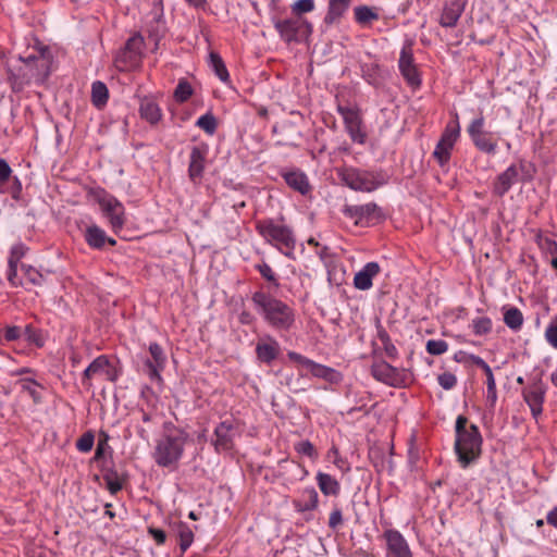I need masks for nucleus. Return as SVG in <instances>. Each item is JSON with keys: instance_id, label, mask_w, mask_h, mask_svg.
<instances>
[{"instance_id": "f257e3e1", "label": "nucleus", "mask_w": 557, "mask_h": 557, "mask_svg": "<svg viewBox=\"0 0 557 557\" xmlns=\"http://www.w3.org/2000/svg\"><path fill=\"white\" fill-rule=\"evenodd\" d=\"M251 301L264 322L276 331H290L296 323V312L283 300L262 290L255 292Z\"/></svg>"}, {"instance_id": "f03ea898", "label": "nucleus", "mask_w": 557, "mask_h": 557, "mask_svg": "<svg viewBox=\"0 0 557 557\" xmlns=\"http://www.w3.org/2000/svg\"><path fill=\"white\" fill-rule=\"evenodd\" d=\"M483 438L478 425L469 423L467 417L459 414L455 423L454 450L462 469L474 463L482 455Z\"/></svg>"}, {"instance_id": "7ed1b4c3", "label": "nucleus", "mask_w": 557, "mask_h": 557, "mask_svg": "<svg viewBox=\"0 0 557 557\" xmlns=\"http://www.w3.org/2000/svg\"><path fill=\"white\" fill-rule=\"evenodd\" d=\"M256 231L263 240L289 259H295L296 235L284 216L264 218L256 221Z\"/></svg>"}, {"instance_id": "20e7f679", "label": "nucleus", "mask_w": 557, "mask_h": 557, "mask_svg": "<svg viewBox=\"0 0 557 557\" xmlns=\"http://www.w3.org/2000/svg\"><path fill=\"white\" fill-rule=\"evenodd\" d=\"M188 437V433L181 429H173L162 435L157 441L152 453L156 463L162 468L176 469Z\"/></svg>"}, {"instance_id": "39448f33", "label": "nucleus", "mask_w": 557, "mask_h": 557, "mask_svg": "<svg viewBox=\"0 0 557 557\" xmlns=\"http://www.w3.org/2000/svg\"><path fill=\"white\" fill-rule=\"evenodd\" d=\"M338 176L347 187L362 193H372L387 183V176L381 171L344 168L338 172Z\"/></svg>"}, {"instance_id": "423d86ee", "label": "nucleus", "mask_w": 557, "mask_h": 557, "mask_svg": "<svg viewBox=\"0 0 557 557\" xmlns=\"http://www.w3.org/2000/svg\"><path fill=\"white\" fill-rule=\"evenodd\" d=\"M145 39L140 33H135L127 39L124 47L114 57V65L119 71L135 69L144 57Z\"/></svg>"}, {"instance_id": "0eeeda50", "label": "nucleus", "mask_w": 557, "mask_h": 557, "mask_svg": "<svg viewBox=\"0 0 557 557\" xmlns=\"http://www.w3.org/2000/svg\"><path fill=\"white\" fill-rule=\"evenodd\" d=\"M533 177L525 161L510 164L504 172L495 178L493 183V194L503 197L513 184L518 182H529Z\"/></svg>"}, {"instance_id": "6e6552de", "label": "nucleus", "mask_w": 557, "mask_h": 557, "mask_svg": "<svg viewBox=\"0 0 557 557\" xmlns=\"http://www.w3.org/2000/svg\"><path fill=\"white\" fill-rule=\"evenodd\" d=\"M96 200L100 206L102 214L108 219L112 231L119 234L126 223L123 203L103 189L97 191Z\"/></svg>"}, {"instance_id": "1a4fd4ad", "label": "nucleus", "mask_w": 557, "mask_h": 557, "mask_svg": "<svg viewBox=\"0 0 557 557\" xmlns=\"http://www.w3.org/2000/svg\"><path fill=\"white\" fill-rule=\"evenodd\" d=\"M467 133L478 150L487 154L496 153L497 138L492 132L485 131V119L482 114L470 122Z\"/></svg>"}, {"instance_id": "9d476101", "label": "nucleus", "mask_w": 557, "mask_h": 557, "mask_svg": "<svg viewBox=\"0 0 557 557\" xmlns=\"http://www.w3.org/2000/svg\"><path fill=\"white\" fill-rule=\"evenodd\" d=\"M119 371L111 363L106 355L98 356L83 372L82 385L87 389H91V380L96 376H103L107 381L115 382L119 379Z\"/></svg>"}, {"instance_id": "9b49d317", "label": "nucleus", "mask_w": 557, "mask_h": 557, "mask_svg": "<svg viewBox=\"0 0 557 557\" xmlns=\"http://www.w3.org/2000/svg\"><path fill=\"white\" fill-rule=\"evenodd\" d=\"M287 357L290 361L296 363L302 376L310 373L315 377L324 379L329 382H335L337 380L338 373L332 368L317 363L296 351H288Z\"/></svg>"}, {"instance_id": "f8f14e48", "label": "nucleus", "mask_w": 557, "mask_h": 557, "mask_svg": "<svg viewBox=\"0 0 557 557\" xmlns=\"http://www.w3.org/2000/svg\"><path fill=\"white\" fill-rule=\"evenodd\" d=\"M274 27L286 42L299 41L301 36H308L312 32L311 24L300 16L278 20Z\"/></svg>"}, {"instance_id": "ddd939ff", "label": "nucleus", "mask_w": 557, "mask_h": 557, "mask_svg": "<svg viewBox=\"0 0 557 557\" xmlns=\"http://www.w3.org/2000/svg\"><path fill=\"white\" fill-rule=\"evenodd\" d=\"M547 385L543 382L542 376H536L532 382L522 389L523 400L527 403L534 419H537L543 412Z\"/></svg>"}, {"instance_id": "4468645a", "label": "nucleus", "mask_w": 557, "mask_h": 557, "mask_svg": "<svg viewBox=\"0 0 557 557\" xmlns=\"http://www.w3.org/2000/svg\"><path fill=\"white\" fill-rule=\"evenodd\" d=\"M149 356L145 358L144 371L151 381L161 382V373L166 367L168 358L164 349L157 342H151L148 346Z\"/></svg>"}, {"instance_id": "2eb2a0df", "label": "nucleus", "mask_w": 557, "mask_h": 557, "mask_svg": "<svg viewBox=\"0 0 557 557\" xmlns=\"http://www.w3.org/2000/svg\"><path fill=\"white\" fill-rule=\"evenodd\" d=\"M343 214L355 220L356 225L367 226L382 218L381 208L374 202H368L360 206H345Z\"/></svg>"}, {"instance_id": "dca6fc26", "label": "nucleus", "mask_w": 557, "mask_h": 557, "mask_svg": "<svg viewBox=\"0 0 557 557\" xmlns=\"http://www.w3.org/2000/svg\"><path fill=\"white\" fill-rule=\"evenodd\" d=\"M371 372L375 380L394 387H401L409 380L406 370H399L384 361L373 364Z\"/></svg>"}, {"instance_id": "f3484780", "label": "nucleus", "mask_w": 557, "mask_h": 557, "mask_svg": "<svg viewBox=\"0 0 557 557\" xmlns=\"http://www.w3.org/2000/svg\"><path fill=\"white\" fill-rule=\"evenodd\" d=\"M337 111L344 120L345 129L350 139L360 145L364 144L367 134L362 128V119L358 110L350 107L339 106Z\"/></svg>"}, {"instance_id": "a211bd4d", "label": "nucleus", "mask_w": 557, "mask_h": 557, "mask_svg": "<svg viewBox=\"0 0 557 557\" xmlns=\"http://www.w3.org/2000/svg\"><path fill=\"white\" fill-rule=\"evenodd\" d=\"M386 544V557H413L409 543L396 529H387L383 533Z\"/></svg>"}, {"instance_id": "6ab92c4d", "label": "nucleus", "mask_w": 557, "mask_h": 557, "mask_svg": "<svg viewBox=\"0 0 557 557\" xmlns=\"http://www.w3.org/2000/svg\"><path fill=\"white\" fill-rule=\"evenodd\" d=\"M34 71L33 76L37 82H44L50 74L51 54L47 49L21 58Z\"/></svg>"}, {"instance_id": "aec40b11", "label": "nucleus", "mask_w": 557, "mask_h": 557, "mask_svg": "<svg viewBox=\"0 0 557 557\" xmlns=\"http://www.w3.org/2000/svg\"><path fill=\"white\" fill-rule=\"evenodd\" d=\"M209 147L206 144L194 146L189 156L188 176L193 183H198L203 175Z\"/></svg>"}, {"instance_id": "412c9836", "label": "nucleus", "mask_w": 557, "mask_h": 557, "mask_svg": "<svg viewBox=\"0 0 557 557\" xmlns=\"http://www.w3.org/2000/svg\"><path fill=\"white\" fill-rule=\"evenodd\" d=\"M213 445L218 451L231 450L234 445L235 426L232 420H224L214 429Z\"/></svg>"}, {"instance_id": "4be33fe9", "label": "nucleus", "mask_w": 557, "mask_h": 557, "mask_svg": "<svg viewBox=\"0 0 557 557\" xmlns=\"http://www.w3.org/2000/svg\"><path fill=\"white\" fill-rule=\"evenodd\" d=\"M281 347L278 342L268 335L260 339L256 345V355L260 362L271 364L280 355Z\"/></svg>"}, {"instance_id": "5701e85b", "label": "nucleus", "mask_w": 557, "mask_h": 557, "mask_svg": "<svg viewBox=\"0 0 557 557\" xmlns=\"http://www.w3.org/2000/svg\"><path fill=\"white\" fill-rule=\"evenodd\" d=\"M466 0H450L447 2L440 17V25L445 28L455 27L465 11Z\"/></svg>"}, {"instance_id": "b1692460", "label": "nucleus", "mask_w": 557, "mask_h": 557, "mask_svg": "<svg viewBox=\"0 0 557 557\" xmlns=\"http://www.w3.org/2000/svg\"><path fill=\"white\" fill-rule=\"evenodd\" d=\"M146 33L148 38L153 41L152 52H156L160 47L161 40L166 34V26L162 14H152L151 18L146 22Z\"/></svg>"}, {"instance_id": "393cba45", "label": "nucleus", "mask_w": 557, "mask_h": 557, "mask_svg": "<svg viewBox=\"0 0 557 557\" xmlns=\"http://www.w3.org/2000/svg\"><path fill=\"white\" fill-rule=\"evenodd\" d=\"M381 272L377 262H368L354 276V286L359 290H368L372 287V280Z\"/></svg>"}, {"instance_id": "a878e982", "label": "nucleus", "mask_w": 557, "mask_h": 557, "mask_svg": "<svg viewBox=\"0 0 557 557\" xmlns=\"http://www.w3.org/2000/svg\"><path fill=\"white\" fill-rule=\"evenodd\" d=\"M352 0H329L327 10L323 18L324 24L335 25L345 16Z\"/></svg>"}, {"instance_id": "bb28decb", "label": "nucleus", "mask_w": 557, "mask_h": 557, "mask_svg": "<svg viewBox=\"0 0 557 557\" xmlns=\"http://www.w3.org/2000/svg\"><path fill=\"white\" fill-rule=\"evenodd\" d=\"M285 183L301 195H307L311 190L307 175L300 170H292L283 173Z\"/></svg>"}, {"instance_id": "cd10ccee", "label": "nucleus", "mask_w": 557, "mask_h": 557, "mask_svg": "<svg viewBox=\"0 0 557 557\" xmlns=\"http://www.w3.org/2000/svg\"><path fill=\"white\" fill-rule=\"evenodd\" d=\"M139 114L141 119L146 120L151 125H156L162 117V111L159 104L150 98L140 100Z\"/></svg>"}, {"instance_id": "c85d7f7f", "label": "nucleus", "mask_w": 557, "mask_h": 557, "mask_svg": "<svg viewBox=\"0 0 557 557\" xmlns=\"http://www.w3.org/2000/svg\"><path fill=\"white\" fill-rule=\"evenodd\" d=\"M315 480H317V484L323 495L335 496V497L339 495L341 484L331 474L320 471L317 473Z\"/></svg>"}, {"instance_id": "c756f323", "label": "nucleus", "mask_w": 557, "mask_h": 557, "mask_svg": "<svg viewBox=\"0 0 557 557\" xmlns=\"http://www.w3.org/2000/svg\"><path fill=\"white\" fill-rule=\"evenodd\" d=\"M379 9L375 7L369 5H358L354 9V18L357 24L362 27H368L373 24V22L379 21Z\"/></svg>"}, {"instance_id": "7c9ffc66", "label": "nucleus", "mask_w": 557, "mask_h": 557, "mask_svg": "<svg viewBox=\"0 0 557 557\" xmlns=\"http://www.w3.org/2000/svg\"><path fill=\"white\" fill-rule=\"evenodd\" d=\"M319 504L318 492L313 487L305 488L301 499L295 500L294 505L298 512L312 511Z\"/></svg>"}, {"instance_id": "2f4dec72", "label": "nucleus", "mask_w": 557, "mask_h": 557, "mask_svg": "<svg viewBox=\"0 0 557 557\" xmlns=\"http://www.w3.org/2000/svg\"><path fill=\"white\" fill-rule=\"evenodd\" d=\"M84 238L88 246L94 249H101L107 243L106 232L96 224L86 227Z\"/></svg>"}, {"instance_id": "473e14b6", "label": "nucleus", "mask_w": 557, "mask_h": 557, "mask_svg": "<svg viewBox=\"0 0 557 557\" xmlns=\"http://www.w3.org/2000/svg\"><path fill=\"white\" fill-rule=\"evenodd\" d=\"M504 323L512 331H519L523 324V314L517 307H503Z\"/></svg>"}, {"instance_id": "72a5a7b5", "label": "nucleus", "mask_w": 557, "mask_h": 557, "mask_svg": "<svg viewBox=\"0 0 557 557\" xmlns=\"http://www.w3.org/2000/svg\"><path fill=\"white\" fill-rule=\"evenodd\" d=\"M109 99V90L104 83L97 81L91 85V102L92 104L101 109L104 107Z\"/></svg>"}, {"instance_id": "f704fd0d", "label": "nucleus", "mask_w": 557, "mask_h": 557, "mask_svg": "<svg viewBox=\"0 0 557 557\" xmlns=\"http://www.w3.org/2000/svg\"><path fill=\"white\" fill-rule=\"evenodd\" d=\"M175 532L180 540V548L182 553H185L194 542V532L187 523L182 521L176 523Z\"/></svg>"}, {"instance_id": "c9c22d12", "label": "nucleus", "mask_w": 557, "mask_h": 557, "mask_svg": "<svg viewBox=\"0 0 557 557\" xmlns=\"http://www.w3.org/2000/svg\"><path fill=\"white\" fill-rule=\"evenodd\" d=\"M209 59L210 66L212 67L215 75L220 78L221 82L227 83L230 81V74L220 54L211 51Z\"/></svg>"}, {"instance_id": "e433bc0d", "label": "nucleus", "mask_w": 557, "mask_h": 557, "mask_svg": "<svg viewBox=\"0 0 557 557\" xmlns=\"http://www.w3.org/2000/svg\"><path fill=\"white\" fill-rule=\"evenodd\" d=\"M459 136H460V126H459L458 121L449 122L446 125V127L440 138V141H442L444 146H450L454 148Z\"/></svg>"}, {"instance_id": "4c0bfd02", "label": "nucleus", "mask_w": 557, "mask_h": 557, "mask_svg": "<svg viewBox=\"0 0 557 557\" xmlns=\"http://www.w3.org/2000/svg\"><path fill=\"white\" fill-rule=\"evenodd\" d=\"M21 270L23 271L26 283H29L34 286H41L47 281L46 275L32 265L22 263Z\"/></svg>"}, {"instance_id": "58836bf2", "label": "nucleus", "mask_w": 557, "mask_h": 557, "mask_svg": "<svg viewBox=\"0 0 557 557\" xmlns=\"http://www.w3.org/2000/svg\"><path fill=\"white\" fill-rule=\"evenodd\" d=\"M195 125L202 129L206 134L212 136L216 132L218 120L212 112H207L197 119Z\"/></svg>"}, {"instance_id": "ea45409f", "label": "nucleus", "mask_w": 557, "mask_h": 557, "mask_svg": "<svg viewBox=\"0 0 557 557\" xmlns=\"http://www.w3.org/2000/svg\"><path fill=\"white\" fill-rule=\"evenodd\" d=\"M193 94L194 89L191 85L185 78H182L178 81L177 86L174 89L173 97L176 102L184 103L193 96Z\"/></svg>"}, {"instance_id": "a19ab883", "label": "nucleus", "mask_w": 557, "mask_h": 557, "mask_svg": "<svg viewBox=\"0 0 557 557\" xmlns=\"http://www.w3.org/2000/svg\"><path fill=\"white\" fill-rule=\"evenodd\" d=\"M471 327L475 335L483 336L492 332L493 322L488 317H476L471 321Z\"/></svg>"}, {"instance_id": "79ce46f5", "label": "nucleus", "mask_w": 557, "mask_h": 557, "mask_svg": "<svg viewBox=\"0 0 557 557\" xmlns=\"http://www.w3.org/2000/svg\"><path fill=\"white\" fill-rule=\"evenodd\" d=\"M23 335H25L28 343L35 345L38 348H41L45 345V337L42 332L32 324H27L25 326Z\"/></svg>"}, {"instance_id": "37998d69", "label": "nucleus", "mask_w": 557, "mask_h": 557, "mask_svg": "<svg viewBox=\"0 0 557 557\" xmlns=\"http://www.w3.org/2000/svg\"><path fill=\"white\" fill-rule=\"evenodd\" d=\"M326 457L329 460H331L334 466L343 473H347L350 471V466L349 463L346 461V459H344L341 455H339V450L338 448L333 445L329 450H327V454H326Z\"/></svg>"}, {"instance_id": "c03bdc74", "label": "nucleus", "mask_w": 557, "mask_h": 557, "mask_svg": "<svg viewBox=\"0 0 557 557\" xmlns=\"http://www.w3.org/2000/svg\"><path fill=\"white\" fill-rule=\"evenodd\" d=\"M399 71L405 78V81L411 86V87H419L421 85V78L418 71L417 65H408L399 67Z\"/></svg>"}, {"instance_id": "a18cd8bd", "label": "nucleus", "mask_w": 557, "mask_h": 557, "mask_svg": "<svg viewBox=\"0 0 557 557\" xmlns=\"http://www.w3.org/2000/svg\"><path fill=\"white\" fill-rule=\"evenodd\" d=\"M20 383L22 385V389L30 396L35 404L41 403L42 397L37 389L40 384L37 381L33 379H23L20 381Z\"/></svg>"}, {"instance_id": "49530a36", "label": "nucleus", "mask_w": 557, "mask_h": 557, "mask_svg": "<svg viewBox=\"0 0 557 557\" xmlns=\"http://www.w3.org/2000/svg\"><path fill=\"white\" fill-rule=\"evenodd\" d=\"M103 480L107 484V488L112 495H115L123 488V480L120 478L116 471H108L103 475Z\"/></svg>"}, {"instance_id": "de8ad7c7", "label": "nucleus", "mask_w": 557, "mask_h": 557, "mask_svg": "<svg viewBox=\"0 0 557 557\" xmlns=\"http://www.w3.org/2000/svg\"><path fill=\"white\" fill-rule=\"evenodd\" d=\"M453 147L444 146L442 141L438 140L434 151L433 158L437 161L441 166H444L448 163L451 157Z\"/></svg>"}, {"instance_id": "09e8293b", "label": "nucleus", "mask_w": 557, "mask_h": 557, "mask_svg": "<svg viewBox=\"0 0 557 557\" xmlns=\"http://www.w3.org/2000/svg\"><path fill=\"white\" fill-rule=\"evenodd\" d=\"M413 41L407 40L401 50L400 55L398 60V67L408 66V65H416L413 62Z\"/></svg>"}, {"instance_id": "8fccbe9b", "label": "nucleus", "mask_w": 557, "mask_h": 557, "mask_svg": "<svg viewBox=\"0 0 557 557\" xmlns=\"http://www.w3.org/2000/svg\"><path fill=\"white\" fill-rule=\"evenodd\" d=\"M28 248L23 243H17L11 247L8 265L18 267L20 261L26 255Z\"/></svg>"}, {"instance_id": "3c124183", "label": "nucleus", "mask_w": 557, "mask_h": 557, "mask_svg": "<svg viewBox=\"0 0 557 557\" xmlns=\"http://www.w3.org/2000/svg\"><path fill=\"white\" fill-rule=\"evenodd\" d=\"M497 401V389L494 374L486 375V403L493 409Z\"/></svg>"}, {"instance_id": "603ef678", "label": "nucleus", "mask_w": 557, "mask_h": 557, "mask_svg": "<svg viewBox=\"0 0 557 557\" xmlns=\"http://www.w3.org/2000/svg\"><path fill=\"white\" fill-rule=\"evenodd\" d=\"M536 243L543 252L550 256H557V243L550 237L539 234Z\"/></svg>"}, {"instance_id": "864d4df0", "label": "nucleus", "mask_w": 557, "mask_h": 557, "mask_svg": "<svg viewBox=\"0 0 557 557\" xmlns=\"http://www.w3.org/2000/svg\"><path fill=\"white\" fill-rule=\"evenodd\" d=\"M12 173L13 171L9 163L0 158V195L5 194V186L10 183Z\"/></svg>"}, {"instance_id": "5fc2aeb1", "label": "nucleus", "mask_w": 557, "mask_h": 557, "mask_svg": "<svg viewBox=\"0 0 557 557\" xmlns=\"http://www.w3.org/2000/svg\"><path fill=\"white\" fill-rule=\"evenodd\" d=\"M425 349L432 356H441L448 350V344L443 339H429Z\"/></svg>"}, {"instance_id": "6e6d98bb", "label": "nucleus", "mask_w": 557, "mask_h": 557, "mask_svg": "<svg viewBox=\"0 0 557 557\" xmlns=\"http://www.w3.org/2000/svg\"><path fill=\"white\" fill-rule=\"evenodd\" d=\"M294 447L298 454L307 456L312 460L318 458V451H317L315 447L308 440L300 441V442L296 443Z\"/></svg>"}, {"instance_id": "4d7b16f0", "label": "nucleus", "mask_w": 557, "mask_h": 557, "mask_svg": "<svg viewBox=\"0 0 557 557\" xmlns=\"http://www.w3.org/2000/svg\"><path fill=\"white\" fill-rule=\"evenodd\" d=\"M255 268L265 281L272 283L275 287L280 286L275 272L268 263L262 262L256 264Z\"/></svg>"}, {"instance_id": "13d9d810", "label": "nucleus", "mask_w": 557, "mask_h": 557, "mask_svg": "<svg viewBox=\"0 0 557 557\" xmlns=\"http://www.w3.org/2000/svg\"><path fill=\"white\" fill-rule=\"evenodd\" d=\"M94 443V433L91 431H87L76 441V448L81 453H89L92 449Z\"/></svg>"}, {"instance_id": "bf43d9fd", "label": "nucleus", "mask_w": 557, "mask_h": 557, "mask_svg": "<svg viewBox=\"0 0 557 557\" xmlns=\"http://www.w3.org/2000/svg\"><path fill=\"white\" fill-rule=\"evenodd\" d=\"M315 8L314 0H296L292 4V12L300 16L301 14L312 12Z\"/></svg>"}, {"instance_id": "052dcab7", "label": "nucleus", "mask_w": 557, "mask_h": 557, "mask_svg": "<svg viewBox=\"0 0 557 557\" xmlns=\"http://www.w3.org/2000/svg\"><path fill=\"white\" fill-rule=\"evenodd\" d=\"M546 342L555 349H557V314L550 320L545 330Z\"/></svg>"}, {"instance_id": "680f3d73", "label": "nucleus", "mask_w": 557, "mask_h": 557, "mask_svg": "<svg viewBox=\"0 0 557 557\" xmlns=\"http://www.w3.org/2000/svg\"><path fill=\"white\" fill-rule=\"evenodd\" d=\"M5 189H7L5 193L10 194L14 200L21 199L23 187H22V182L20 181V178L17 176L12 175V178H11L10 183L5 186Z\"/></svg>"}, {"instance_id": "e2e57ef3", "label": "nucleus", "mask_w": 557, "mask_h": 557, "mask_svg": "<svg viewBox=\"0 0 557 557\" xmlns=\"http://www.w3.org/2000/svg\"><path fill=\"white\" fill-rule=\"evenodd\" d=\"M327 524L332 530H336L338 527L343 524L342 509L337 504L333 505V510L330 513Z\"/></svg>"}, {"instance_id": "0e129e2a", "label": "nucleus", "mask_w": 557, "mask_h": 557, "mask_svg": "<svg viewBox=\"0 0 557 557\" xmlns=\"http://www.w3.org/2000/svg\"><path fill=\"white\" fill-rule=\"evenodd\" d=\"M438 384L446 391L454 388L457 384V377L451 372H444L437 376Z\"/></svg>"}, {"instance_id": "69168bd1", "label": "nucleus", "mask_w": 557, "mask_h": 557, "mask_svg": "<svg viewBox=\"0 0 557 557\" xmlns=\"http://www.w3.org/2000/svg\"><path fill=\"white\" fill-rule=\"evenodd\" d=\"M17 268L14 265H8L7 278L12 287L24 286V281L17 274Z\"/></svg>"}, {"instance_id": "338daca9", "label": "nucleus", "mask_w": 557, "mask_h": 557, "mask_svg": "<svg viewBox=\"0 0 557 557\" xmlns=\"http://www.w3.org/2000/svg\"><path fill=\"white\" fill-rule=\"evenodd\" d=\"M22 335H23V331L20 326L11 325V326H7L3 330L2 336L7 342H14V341H17L18 338H21Z\"/></svg>"}, {"instance_id": "774afa93", "label": "nucleus", "mask_w": 557, "mask_h": 557, "mask_svg": "<svg viewBox=\"0 0 557 557\" xmlns=\"http://www.w3.org/2000/svg\"><path fill=\"white\" fill-rule=\"evenodd\" d=\"M147 532L153 539L158 546H161L165 543L166 534L163 530L154 527H148Z\"/></svg>"}]
</instances>
